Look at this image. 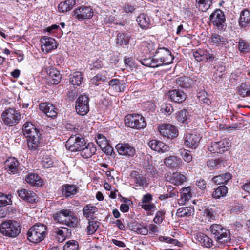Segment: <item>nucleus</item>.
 Here are the masks:
<instances>
[{"mask_svg":"<svg viewBox=\"0 0 250 250\" xmlns=\"http://www.w3.org/2000/svg\"><path fill=\"white\" fill-rule=\"evenodd\" d=\"M53 218L58 223L65 224L69 227L75 228L78 222L77 217L69 209H61L53 214Z\"/></svg>","mask_w":250,"mask_h":250,"instance_id":"obj_1","label":"nucleus"},{"mask_svg":"<svg viewBox=\"0 0 250 250\" xmlns=\"http://www.w3.org/2000/svg\"><path fill=\"white\" fill-rule=\"evenodd\" d=\"M21 227L19 223L13 220H6L0 226V233L5 236L11 238L17 237L21 232Z\"/></svg>","mask_w":250,"mask_h":250,"instance_id":"obj_2","label":"nucleus"},{"mask_svg":"<svg viewBox=\"0 0 250 250\" xmlns=\"http://www.w3.org/2000/svg\"><path fill=\"white\" fill-rule=\"evenodd\" d=\"M46 234V227L43 224H36L28 231L27 235L29 241L38 243L42 241Z\"/></svg>","mask_w":250,"mask_h":250,"instance_id":"obj_3","label":"nucleus"},{"mask_svg":"<svg viewBox=\"0 0 250 250\" xmlns=\"http://www.w3.org/2000/svg\"><path fill=\"white\" fill-rule=\"evenodd\" d=\"M210 231L218 242L225 244L230 241L229 231L220 224H213L210 227Z\"/></svg>","mask_w":250,"mask_h":250,"instance_id":"obj_4","label":"nucleus"},{"mask_svg":"<svg viewBox=\"0 0 250 250\" xmlns=\"http://www.w3.org/2000/svg\"><path fill=\"white\" fill-rule=\"evenodd\" d=\"M125 125L130 128L140 130L146 126L145 118L138 114H128L125 118Z\"/></svg>","mask_w":250,"mask_h":250,"instance_id":"obj_5","label":"nucleus"},{"mask_svg":"<svg viewBox=\"0 0 250 250\" xmlns=\"http://www.w3.org/2000/svg\"><path fill=\"white\" fill-rule=\"evenodd\" d=\"M1 117L3 123L6 125L12 126L19 123L21 119V114L14 108H9L3 111Z\"/></svg>","mask_w":250,"mask_h":250,"instance_id":"obj_6","label":"nucleus"},{"mask_svg":"<svg viewBox=\"0 0 250 250\" xmlns=\"http://www.w3.org/2000/svg\"><path fill=\"white\" fill-rule=\"evenodd\" d=\"M155 54L154 57H156L159 66L172 63L174 58V56L172 55L171 51L165 47L158 48Z\"/></svg>","mask_w":250,"mask_h":250,"instance_id":"obj_7","label":"nucleus"},{"mask_svg":"<svg viewBox=\"0 0 250 250\" xmlns=\"http://www.w3.org/2000/svg\"><path fill=\"white\" fill-rule=\"evenodd\" d=\"M85 139L82 136L72 135L65 143L66 148L72 152L80 151L86 144Z\"/></svg>","mask_w":250,"mask_h":250,"instance_id":"obj_8","label":"nucleus"},{"mask_svg":"<svg viewBox=\"0 0 250 250\" xmlns=\"http://www.w3.org/2000/svg\"><path fill=\"white\" fill-rule=\"evenodd\" d=\"M209 19L213 25L218 30H222L225 28L226 19L224 12L220 9H216L209 17Z\"/></svg>","mask_w":250,"mask_h":250,"instance_id":"obj_9","label":"nucleus"},{"mask_svg":"<svg viewBox=\"0 0 250 250\" xmlns=\"http://www.w3.org/2000/svg\"><path fill=\"white\" fill-rule=\"evenodd\" d=\"M76 112L81 116L85 115L89 111V98L87 96L83 95L79 96L76 102Z\"/></svg>","mask_w":250,"mask_h":250,"instance_id":"obj_10","label":"nucleus"},{"mask_svg":"<svg viewBox=\"0 0 250 250\" xmlns=\"http://www.w3.org/2000/svg\"><path fill=\"white\" fill-rule=\"evenodd\" d=\"M73 13L74 18L79 21L90 19L93 15L92 9L85 5L77 8L73 11Z\"/></svg>","mask_w":250,"mask_h":250,"instance_id":"obj_11","label":"nucleus"},{"mask_svg":"<svg viewBox=\"0 0 250 250\" xmlns=\"http://www.w3.org/2000/svg\"><path fill=\"white\" fill-rule=\"evenodd\" d=\"M115 148L120 155L127 157H132L136 154L135 147L129 143H119L116 145Z\"/></svg>","mask_w":250,"mask_h":250,"instance_id":"obj_12","label":"nucleus"},{"mask_svg":"<svg viewBox=\"0 0 250 250\" xmlns=\"http://www.w3.org/2000/svg\"><path fill=\"white\" fill-rule=\"evenodd\" d=\"M159 131L161 135L168 139H173L178 135L177 128L170 124H163L159 127Z\"/></svg>","mask_w":250,"mask_h":250,"instance_id":"obj_13","label":"nucleus"},{"mask_svg":"<svg viewBox=\"0 0 250 250\" xmlns=\"http://www.w3.org/2000/svg\"><path fill=\"white\" fill-rule=\"evenodd\" d=\"M230 146L228 139H224L218 142H212L208 147L209 151L212 153H223Z\"/></svg>","mask_w":250,"mask_h":250,"instance_id":"obj_14","label":"nucleus"},{"mask_svg":"<svg viewBox=\"0 0 250 250\" xmlns=\"http://www.w3.org/2000/svg\"><path fill=\"white\" fill-rule=\"evenodd\" d=\"M130 178L132 185L136 186L145 188L148 185L146 180L142 174L136 171H132L130 173Z\"/></svg>","mask_w":250,"mask_h":250,"instance_id":"obj_15","label":"nucleus"},{"mask_svg":"<svg viewBox=\"0 0 250 250\" xmlns=\"http://www.w3.org/2000/svg\"><path fill=\"white\" fill-rule=\"evenodd\" d=\"M194 56L198 62L205 60H213L215 58L214 52L210 48L199 50L194 54Z\"/></svg>","mask_w":250,"mask_h":250,"instance_id":"obj_16","label":"nucleus"},{"mask_svg":"<svg viewBox=\"0 0 250 250\" xmlns=\"http://www.w3.org/2000/svg\"><path fill=\"white\" fill-rule=\"evenodd\" d=\"M17 192L20 198L28 203H35L38 200L37 195L32 191L22 188L18 190Z\"/></svg>","mask_w":250,"mask_h":250,"instance_id":"obj_17","label":"nucleus"},{"mask_svg":"<svg viewBox=\"0 0 250 250\" xmlns=\"http://www.w3.org/2000/svg\"><path fill=\"white\" fill-rule=\"evenodd\" d=\"M5 169L10 174H15L20 171L19 162L14 157L9 158L4 163Z\"/></svg>","mask_w":250,"mask_h":250,"instance_id":"obj_18","label":"nucleus"},{"mask_svg":"<svg viewBox=\"0 0 250 250\" xmlns=\"http://www.w3.org/2000/svg\"><path fill=\"white\" fill-rule=\"evenodd\" d=\"M42 51L47 53L57 47L55 40L48 37H43L41 39Z\"/></svg>","mask_w":250,"mask_h":250,"instance_id":"obj_19","label":"nucleus"},{"mask_svg":"<svg viewBox=\"0 0 250 250\" xmlns=\"http://www.w3.org/2000/svg\"><path fill=\"white\" fill-rule=\"evenodd\" d=\"M168 96L171 101L179 104L183 103L187 98L186 93L180 89L170 90L168 93Z\"/></svg>","mask_w":250,"mask_h":250,"instance_id":"obj_20","label":"nucleus"},{"mask_svg":"<svg viewBox=\"0 0 250 250\" xmlns=\"http://www.w3.org/2000/svg\"><path fill=\"white\" fill-rule=\"evenodd\" d=\"M200 137L194 133H188L186 135L184 144L187 147L191 148H196L199 144Z\"/></svg>","mask_w":250,"mask_h":250,"instance_id":"obj_21","label":"nucleus"},{"mask_svg":"<svg viewBox=\"0 0 250 250\" xmlns=\"http://www.w3.org/2000/svg\"><path fill=\"white\" fill-rule=\"evenodd\" d=\"M164 163L167 167L176 169L182 166L183 162L180 158L176 156H170L164 159Z\"/></svg>","mask_w":250,"mask_h":250,"instance_id":"obj_22","label":"nucleus"},{"mask_svg":"<svg viewBox=\"0 0 250 250\" xmlns=\"http://www.w3.org/2000/svg\"><path fill=\"white\" fill-rule=\"evenodd\" d=\"M96 146L92 143H86L85 146L80 150L81 156L84 159L90 158L96 152Z\"/></svg>","mask_w":250,"mask_h":250,"instance_id":"obj_23","label":"nucleus"},{"mask_svg":"<svg viewBox=\"0 0 250 250\" xmlns=\"http://www.w3.org/2000/svg\"><path fill=\"white\" fill-rule=\"evenodd\" d=\"M148 145L150 148L156 151L164 153L169 150V147L164 143L157 140H152L148 143Z\"/></svg>","mask_w":250,"mask_h":250,"instance_id":"obj_24","label":"nucleus"},{"mask_svg":"<svg viewBox=\"0 0 250 250\" xmlns=\"http://www.w3.org/2000/svg\"><path fill=\"white\" fill-rule=\"evenodd\" d=\"M39 108L49 117L54 118L57 114V109L52 104L50 103H41L39 105Z\"/></svg>","mask_w":250,"mask_h":250,"instance_id":"obj_25","label":"nucleus"},{"mask_svg":"<svg viewBox=\"0 0 250 250\" xmlns=\"http://www.w3.org/2000/svg\"><path fill=\"white\" fill-rule=\"evenodd\" d=\"M46 73L49 76L50 82L53 84H57L61 80L60 72L54 67L46 69Z\"/></svg>","mask_w":250,"mask_h":250,"instance_id":"obj_26","label":"nucleus"},{"mask_svg":"<svg viewBox=\"0 0 250 250\" xmlns=\"http://www.w3.org/2000/svg\"><path fill=\"white\" fill-rule=\"evenodd\" d=\"M167 181L175 185L182 184L186 179V176L178 172H173L171 175L167 177Z\"/></svg>","mask_w":250,"mask_h":250,"instance_id":"obj_27","label":"nucleus"},{"mask_svg":"<svg viewBox=\"0 0 250 250\" xmlns=\"http://www.w3.org/2000/svg\"><path fill=\"white\" fill-rule=\"evenodd\" d=\"M76 3L75 0H63L58 5L60 12L65 13L70 11Z\"/></svg>","mask_w":250,"mask_h":250,"instance_id":"obj_28","label":"nucleus"},{"mask_svg":"<svg viewBox=\"0 0 250 250\" xmlns=\"http://www.w3.org/2000/svg\"><path fill=\"white\" fill-rule=\"evenodd\" d=\"M83 81V76L80 72H75L69 76V83L74 86H80Z\"/></svg>","mask_w":250,"mask_h":250,"instance_id":"obj_29","label":"nucleus"},{"mask_svg":"<svg viewBox=\"0 0 250 250\" xmlns=\"http://www.w3.org/2000/svg\"><path fill=\"white\" fill-rule=\"evenodd\" d=\"M62 192L63 196L68 198L75 195L78 189L74 185L65 184L62 187Z\"/></svg>","mask_w":250,"mask_h":250,"instance_id":"obj_30","label":"nucleus"},{"mask_svg":"<svg viewBox=\"0 0 250 250\" xmlns=\"http://www.w3.org/2000/svg\"><path fill=\"white\" fill-rule=\"evenodd\" d=\"M176 118L180 123L188 124L189 122L190 115L187 109H183L176 113Z\"/></svg>","mask_w":250,"mask_h":250,"instance_id":"obj_31","label":"nucleus"},{"mask_svg":"<svg viewBox=\"0 0 250 250\" xmlns=\"http://www.w3.org/2000/svg\"><path fill=\"white\" fill-rule=\"evenodd\" d=\"M176 83L182 88H188L192 84L193 80L188 76L180 77L176 79Z\"/></svg>","mask_w":250,"mask_h":250,"instance_id":"obj_32","label":"nucleus"},{"mask_svg":"<svg viewBox=\"0 0 250 250\" xmlns=\"http://www.w3.org/2000/svg\"><path fill=\"white\" fill-rule=\"evenodd\" d=\"M239 25L242 27H245L250 23V11L248 10H244L240 14Z\"/></svg>","mask_w":250,"mask_h":250,"instance_id":"obj_33","label":"nucleus"},{"mask_svg":"<svg viewBox=\"0 0 250 250\" xmlns=\"http://www.w3.org/2000/svg\"><path fill=\"white\" fill-rule=\"evenodd\" d=\"M137 21L142 29H147L150 24V20L148 16L145 14H140L137 18Z\"/></svg>","mask_w":250,"mask_h":250,"instance_id":"obj_34","label":"nucleus"},{"mask_svg":"<svg viewBox=\"0 0 250 250\" xmlns=\"http://www.w3.org/2000/svg\"><path fill=\"white\" fill-rule=\"evenodd\" d=\"M194 209L191 207H185L179 208L177 211V215L179 217H189L194 214Z\"/></svg>","mask_w":250,"mask_h":250,"instance_id":"obj_35","label":"nucleus"},{"mask_svg":"<svg viewBox=\"0 0 250 250\" xmlns=\"http://www.w3.org/2000/svg\"><path fill=\"white\" fill-rule=\"evenodd\" d=\"M25 181L32 186H39L42 185V181L38 174L30 173L27 175L25 178Z\"/></svg>","mask_w":250,"mask_h":250,"instance_id":"obj_36","label":"nucleus"},{"mask_svg":"<svg viewBox=\"0 0 250 250\" xmlns=\"http://www.w3.org/2000/svg\"><path fill=\"white\" fill-rule=\"evenodd\" d=\"M210 40L216 46L226 45L228 43V40L226 38L216 33L212 34Z\"/></svg>","mask_w":250,"mask_h":250,"instance_id":"obj_37","label":"nucleus"},{"mask_svg":"<svg viewBox=\"0 0 250 250\" xmlns=\"http://www.w3.org/2000/svg\"><path fill=\"white\" fill-rule=\"evenodd\" d=\"M231 174L229 173H226L215 176L212 178L214 183L217 185L227 183L231 179Z\"/></svg>","mask_w":250,"mask_h":250,"instance_id":"obj_38","label":"nucleus"},{"mask_svg":"<svg viewBox=\"0 0 250 250\" xmlns=\"http://www.w3.org/2000/svg\"><path fill=\"white\" fill-rule=\"evenodd\" d=\"M197 8L203 12H206L212 4V0H195Z\"/></svg>","mask_w":250,"mask_h":250,"instance_id":"obj_39","label":"nucleus"},{"mask_svg":"<svg viewBox=\"0 0 250 250\" xmlns=\"http://www.w3.org/2000/svg\"><path fill=\"white\" fill-rule=\"evenodd\" d=\"M139 61L142 64L147 67L155 68L159 66L156 57L142 59Z\"/></svg>","mask_w":250,"mask_h":250,"instance_id":"obj_40","label":"nucleus"},{"mask_svg":"<svg viewBox=\"0 0 250 250\" xmlns=\"http://www.w3.org/2000/svg\"><path fill=\"white\" fill-rule=\"evenodd\" d=\"M97 209L96 207L91 204H88L84 207L83 209V213L85 217L92 218L93 215L97 211Z\"/></svg>","mask_w":250,"mask_h":250,"instance_id":"obj_41","label":"nucleus"},{"mask_svg":"<svg viewBox=\"0 0 250 250\" xmlns=\"http://www.w3.org/2000/svg\"><path fill=\"white\" fill-rule=\"evenodd\" d=\"M228 192V188L224 186L218 187L212 193V196L215 199H219L226 196Z\"/></svg>","mask_w":250,"mask_h":250,"instance_id":"obj_42","label":"nucleus"},{"mask_svg":"<svg viewBox=\"0 0 250 250\" xmlns=\"http://www.w3.org/2000/svg\"><path fill=\"white\" fill-rule=\"evenodd\" d=\"M130 36L126 33H119L117 36L116 43L119 45H126L128 44Z\"/></svg>","mask_w":250,"mask_h":250,"instance_id":"obj_43","label":"nucleus"},{"mask_svg":"<svg viewBox=\"0 0 250 250\" xmlns=\"http://www.w3.org/2000/svg\"><path fill=\"white\" fill-rule=\"evenodd\" d=\"M27 145L30 150L32 151L36 150L40 145V136L34 137V138H28Z\"/></svg>","mask_w":250,"mask_h":250,"instance_id":"obj_44","label":"nucleus"},{"mask_svg":"<svg viewBox=\"0 0 250 250\" xmlns=\"http://www.w3.org/2000/svg\"><path fill=\"white\" fill-rule=\"evenodd\" d=\"M237 91L240 96L242 97L250 96L249 85L246 83H242L237 87Z\"/></svg>","mask_w":250,"mask_h":250,"instance_id":"obj_45","label":"nucleus"},{"mask_svg":"<svg viewBox=\"0 0 250 250\" xmlns=\"http://www.w3.org/2000/svg\"><path fill=\"white\" fill-rule=\"evenodd\" d=\"M191 187H188L180 190L181 198L183 201L186 202L189 200L191 196Z\"/></svg>","mask_w":250,"mask_h":250,"instance_id":"obj_46","label":"nucleus"},{"mask_svg":"<svg viewBox=\"0 0 250 250\" xmlns=\"http://www.w3.org/2000/svg\"><path fill=\"white\" fill-rule=\"evenodd\" d=\"M88 226L87 227V232L88 234H93L98 228L100 222L97 221L91 220L88 222Z\"/></svg>","mask_w":250,"mask_h":250,"instance_id":"obj_47","label":"nucleus"},{"mask_svg":"<svg viewBox=\"0 0 250 250\" xmlns=\"http://www.w3.org/2000/svg\"><path fill=\"white\" fill-rule=\"evenodd\" d=\"M238 50L240 52H248L250 51V44L246 41L240 39L238 42Z\"/></svg>","mask_w":250,"mask_h":250,"instance_id":"obj_48","label":"nucleus"},{"mask_svg":"<svg viewBox=\"0 0 250 250\" xmlns=\"http://www.w3.org/2000/svg\"><path fill=\"white\" fill-rule=\"evenodd\" d=\"M178 152V153L182 157L185 162L189 163L192 161V155L189 150L185 149H180Z\"/></svg>","mask_w":250,"mask_h":250,"instance_id":"obj_49","label":"nucleus"},{"mask_svg":"<svg viewBox=\"0 0 250 250\" xmlns=\"http://www.w3.org/2000/svg\"><path fill=\"white\" fill-rule=\"evenodd\" d=\"M96 141L98 146L103 150L104 148H105L108 144L106 138L102 134H98L96 137Z\"/></svg>","mask_w":250,"mask_h":250,"instance_id":"obj_50","label":"nucleus"},{"mask_svg":"<svg viewBox=\"0 0 250 250\" xmlns=\"http://www.w3.org/2000/svg\"><path fill=\"white\" fill-rule=\"evenodd\" d=\"M78 243L74 240H69L63 246V250H78Z\"/></svg>","mask_w":250,"mask_h":250,"instance_id":"obj_51","label":"nucleus"},{"mask_svg":"<svg viewBox=\"0 0 250 250\" xmlns=\"http://www.w3.org/2000/svg\"><path fill=\"white\" fill-rule=\"evenodd\" d=\"M203 215L208 220H215L216 212L212 208H208L204 210Z\"/></svg>","mask_w":250,"mask_h":250,"instance_id":"obj_52","label":"nucleus"},{"mask_svg":"<svg viewBox=\"0 0 250 250\" xmlns=\"http://www.w3.org/2000/svg\"><path fill=\"white\" fill-rule=\"evenodd\" d=\"M222 162L220 159H211L207 161V165L211 169L218 168L221 167Z\"/></svg>","mask_w":250,"mask_h":250,"instance_id":"obj_53","label":"nucleus"},{"mask_svg":"<svg viewBox=\"0 0 250 250\" xmlns=\"http://www.w3.org/2000/svg\"><path fill=\"white\" fill-rule=\"evenodd\" d=\"M9 196H11L4 195L3 194L0 193V207H4L12 204V202Z\"/></svg>","mask_w":250,"mask_h":250,"instance_id":"obj_54","label":"nucleus"},{"mask_svg":"<svg viewBox=\"0 0 250 250\" xmlns=\"http://www.w3.org/2000/svg\"><path fill=\"white\" fill-rule=\"evenodd\" d=\"M106 81V78L105 76L98 74L91 79V82L93 84L98 85L100 84L99 81L105 82Z\"/></svg>","mask_w":250,"mask_h":250,"instance_id":"obj_55","label":"nucleus"},{"mask_svg":"<svg viewBox=\"0 0 250 250\" xmlns=\"http://www.w3.org/2000/svg\"><path fill=\"white\" fill-rule=\"evenodd\" d=\"M161 110L163 113L170 115L173 112V108L170 104H164L161 106Z\"/></svg>","mask_w":250,"mask_h":250,"instance_id":"obj_56","label":"nucleus"},{"mask_svg":"<svg viewBox=\"0 0 250 250\" xmlns=\"http://www.w3.org/2000/svg\"><path fill=\"white\" fill-rule=\"evenodd\" d=\"M41 164L44 168H47L53 167V162L50 157L45 156L43 157Z\"/></svg>","mask_w":250,"mask_h":250,"instance_id":"obj_57","label":"nucleus"},{"mask_svg":"<svg viewBox=\"0 0 250 250\" xmlns=\"http://www.w3.org/2000/svg\"><path fill=\"white\" fill-rule=\"evenodd\" d=\"M165 211L163 210L158 211L156 212L155 217L153 219V221L156 224L161 223L164 218Z\"/></svg>","mask_w":250,"mask_h":250,"instance_id":"obj_58","label":"nucleus"},{"mask_svg":"<svg viewBox=\"0 0 250 250\" xmlns=\"http://www.w3.org/2000/svg\"><path fill=\"white\" fill-rule=\"evenodd\" d=\"M35 127L33 125L29 122H27L23 126L22 131L24 135L26 136L27 134H29V133L34 129Z\"/></svg>","mask_w":250,"mask_h":250,"instance_id":"obj_59","label":"nucleus"},{"mask_svg":"<svg viewBox=\"0 0 250 250\" xmlns=\"http://www.w3.org/2000/svg\"><path fill=\"white\" fill-rule=\"evenodd\" d=\"M142 45L147 48V50L149 52H151L155 49V44L151 41H144L142 42Z\"/></svg>","mask_w":250,"mask_h":250,"instance_id":"obj_60","label":"nucleus"},{"mask_svg":"<svg viewBox=\"0 0 250 250\" xmlns=\"http://www.w3.org/2000/svg\"><path fill=\"white\" fill-rule=\"evenodd\" d=\"M144 169L149 174L151 175L155 174L156 169L153 166L150 165L149 163L145 164L143 166Z\"/></svg>","mask_w":250,"mask_h":250,"instance_id":"obj_61","label":"nucleus"},{"mask_svg":"<svg viewBox=\"0 0 250 250\" xmlns=\"http://www.w3.org/2000/svg\"><path fill=\"white\" fill-rule=\"evenodd\" d=\"M140 205L143 209L146 211H154L156 207L153 203L143 204Z\"/></svg>","mask_w":250,"mask_h":250,"instance_id":"obj_62","label":"nucleus"},{"mask_svg":"<svg viewBox=\"0 0 250 250\" xmlns=\"http://www.w3.org/2000/svg\"><path fill=\"white\" fill-rule=\"evenodd\" d=\"M68 230V229L66 228H63V229L56 228L53 229L52 235L55 236L60 235L63 238L64 237V231H67Z\"/></svg>","mask_w":250,"mask_h":250,"instance_id":"obj_63","label":"nucleus"},{"mask_svg":"<svg viewBox=\"0 0 250 250\" xmlns=\"http://www.w3.org/2000/svg\"><path fill=\"white\" fill-rule=\"evenodd\" d=\"M197 239L201 243H202L203 245L207 247H210L211 246V243L208 241V242L207 245H206L205 242L206 239H208V238L206 236H204L203 234H199L197 235Z\"/></svg>","mask_w":250,"mask_h":250,"instance_id":"obj_64","label":"nucleus"}]
</instances>
